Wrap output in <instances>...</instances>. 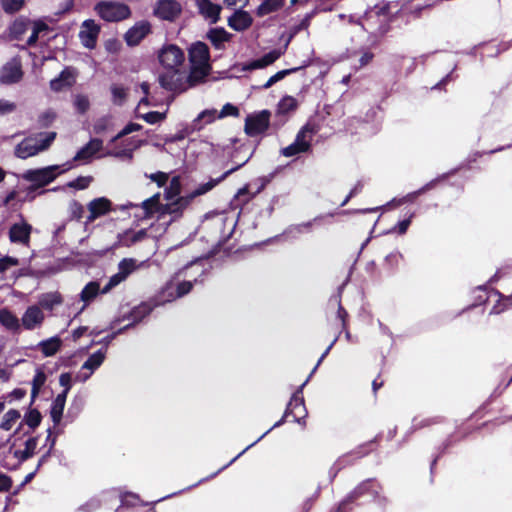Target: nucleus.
Wrapping results in <instances>:
<instances>
[{
  "label": "nucleus",
  "mask_w": 512,
  "mask_h": 512,
  "mask_svg": "<svg viewBox=\"0 0 512 512\" xmlns=\"http://www.w3.org/2000/svg\"><path fill=\"white\" fill-rule=\"evenodd\" d=\"M287 416H285V414L283 415V417L277 421L270 429H268L266 432H264L258 439H256L253 443H251L250 445H248L244 450H242L238 455H236L228 464L224 465L223 467H221L217 472L211 474L209 477L207 478H204V479H201L197 484H194L190 487H188L187 489H190L192 487H195L197 486L198 484L206 481V480H209V479H212L214 478L218 473H220L221 471H223L224 469H226L228 466H230L233 462H235L239 457H241L247 450H249L251 447H253L255 444H257L260 440H262L272 429L276 428V427H279L281 426L284 422H285V418Z\"/></svg>",
  "instance_id": "nucleus-27"
},
{
  "label": "nucleus",
  "mask_w": 512,
  "mask_h": 512,
  "mask_svg": "<svg viewBox=\"0 0 512 512\" xmlns=\"http://www.w3.org/2000/svg\"><path fill=\"white\" fill-rule=\"evenodd\" d=\"M16 110V104L14 102L0 99V116H4L13 113Z\"/></svg>",
  "instance_id": "nucleus-63"
},
{
  "label": "nucleus",
  "mask_w": 512,
  "mask_h": 512,
  "mask_svg": "<svg viewBox=\"0 0 512 512\" xmlns=\"http://www.w3.org/2000/svg\"><path fill=\"white\" fill-rule=\"evenodd\" d=\"M234 169L227 170L220 177L210 179L206 183L200 184L195 190L190 193L179 197L176 201L170 202L166 205L164 212L173 215L174 218L179 217L183 210L198 196L204 195L212 190L217 184L223 181Z\"/></svg>",
  "instance_id": "nucleus-1"
},
{
  "label": "nucleus",
  "mask_w": 512,
  "mask_h": 512,
  "mask_svg": "<svg viewBox=\"0 0 512 512\" xmlns=\"http://www.w3.org/2000/svg\"><path fill=\"white\" fill-rule=\"evenodd\" d=\"M160 195L156 194L144 201L141 204H133L131 202L122 206V209L136 208L139 210L138 213H135L137 218H148L150 217L157 209L159 205Z\"/></svg>",
  "instance_id": "nucleus-19"
},
{
  "label": "nucleus",
  "mask_w": 512,
  "mask_h": 512,
  "mask_svg": "<svg viewBox=\"0 0 512 512\" xmlns=\"http://www.w3.org/2000/svg\"><path fill=\"white\" fill-rule=\"evenodd\" d=\"M373 17H377L379 21V26L376 29V31L383 35L389 31V23L391 22V16L389 11V6L387 4L382 6H376L367 17V25L368 29H372L370 25V21L373 19Z\"/></svg>",
  "instance_id": "nucleus-17"
},
{
  "label": "nucleus",
  "mask_w": 512,
  "mask_h": 512,
  "mask_svg": "<svg viewBox=\"0 0 512 512\" xmlns=\"http://www.w3.org/2000/svg\"><path fill=\"white\" fill-rule=\"evenodd\" d=\"M446 177H447V175L443 174V175L431 180L430 182H428L424 186H422L420 189L414 191L413 195H421V194L425 193L426 191L433 189L437 185L438 182L446 179Z\"/></svg>",
  "instance_id": "nucleus-59"
},
{
  "label": "nucleus",
  "mask_w": 512,
  "mask_h": 512,
  "mask_svg": "<svg viewBox=\"0 0 512 512\" xmlns=\"http://www.w3.org/2000/svg\"><path fill=\"white\" fill-rule=\"evenodd\" d=\"M100 292L101 290L98 282L91 281L88 284H86L80 293V300L84 302V305L80 309V312H82L87 307V305L97 297V295Z\"/></svg>",
  "instance_id": "nucleus-35"
},
{
  "label": "nucleus",
  "mask_w": 512,
  "mask_h": 512,
  "mask_svg": "<svg viewBox=\"0 0 512 512\" xmlns=\"http://www.w3.org/2000/svg\"><path fill=\"white\" fill-rule=\"evenodd\" d=\"M232 38V34L222 27L211 28L207 32V39L212 43L215 49L224 50L225 44Z\"/></svg>",
  "instance_id": "nucleus-26"
},
{
  "label": "nucleus",
  "mask_w": 512,
  "mask_h": 512,
  "mask_svg": "<svg viewBox=\"0 0 512 512\" xmlns=\"http://www.w3.org/2000/svg\"><path fill=\"white\" fill-rule=\"evenodd\" d=\"M59 384L64 388L60 394L68 395L72 387V377L70 373H62L59 377Z\"/></svg>",
  "instance_id": "nucleus-60"
},
{
  "label": "nucleus",
  "mask_w": 512,
  "mask_h": 512,
  "mask_svg": "<svg viewBox=\"0 0 512 512\" xmlns=\"http://www.w3.org/2000/svg\"><path fill=\"white\" fill-rule=\"evenodd\" d=\"M0 324L12 333L21 331V320L7 308L0 309Z\"/></svg>",
  "instance_id": "nucleus-29"
},
{
  "label": "nucleus",
  "mask_w": 512,
  "mask_h": 512,
  "mask_svg": "<svg viewBox=\"0 0 512 512\" xmlns=\"http://www.w3.org/2000/svg\"><path fill=\"white\" fill-rule=\"evenodd\" d=\"M228 116H232V117L239 116V109L231 103H226L222 107V109L218 112V119H223Z\"/></svg>",
  "instance_id": "nucleus-53"
},
{
  "label": "nucleus",
  "mask_w": 512,
  "mask_h": 512,
  "mask_svg": "<svg viewBox=\"0 0 512 512\" xmlns=\"http://www.w3.org/2000/svg\"><path fill=\"white\" fill-rule=\"evenodd\" d=\"M41 413L37 409H30L23 418V422L31 429H35L41 423Z\"/></svg>",
  "instance_id": "nucleus-46"
},
{
  "label": "nucleus",
  "mask_w": 512,
  "mask_h": 512,
  "mask_svg": "<svg viewBox=\"0 0 512 512\" xmlns=\"http://www.w3.org/2000/svg\"><path fill=\"white\" fill-rule=\"evenodd\" d=\"M56 137L55 132L38 134L25 138L15 147V155L18 158L26 159L47 150Z\"/></svg>",
  "instance_id": "nucleus-4"
},
{
  "label": "nucleus",
  "mask_w": 512,
  "mask_h": 512,
  "mask_svg": "<svg viewBox=\"0 0 512 512\" xmlns=\"http://www.w3.org/2000/svg\"><path fill=\"white\" fill-rule=\"evenodd\" d=\"M158 59L165 70H178L183 69L185 55L177 45L168 44L159 51Z\"/></svg>",
  "instance_id": "nucleus-8"
},
{
  "label": "nucleus",
  "mask_w": 512,
  "mask_h": 512,
  "mask_svg": "<svg viewBox=\"0 0 512 512\" xmlns=\"http://www.w3.org/2000/svg\"><path fill=\"white\" fill-rule=\"evenodd\" d=\"M218 119V111L216 109H206L198 114L191 123L192 131H200L205 125L213 123Z\"/></svg>",
  "instance_id": "nucleus-32"
},
{
  "label": "nucleus",
  "mask_w": 512,
  "mask_h": 512,
  "mask_svg": "<svg viewBox=\"0 0 512 512\" xmlns=\"http://www.w3.org/2000/svg\"><path fill=\"white\" fill-rule=\"evenodd\" d=\"M121 504L124 506H135L139 503V496L134 493H125L120 496Z\"/></svg>",
  "instance_id": "nucleus-64"
},
{
  "label": "nucleus",
  "mask_w": 512,
  "mask_h": 512,
  "mask_svg": "<svg viewBox=\"0 0 512 512\" xmlns=\"http://www.w3.org/2000/svg\"><path fill=\"white\" fill-rule=\"evenodd\" d=\"M62 344L61 339L58 336L51 337L47 340H43L39 343V347L44 356L50 357L57 353Z\"/></svg>",
  "instance_id": "nucleus-39"
},
{
  "label": "nucleus",
  "mask_w": 512,
  "mask_h": 512,
  "mask_svg": "<svg viewBox=\"0 0 512 512\" xmlns=\"http://www.w3.org/2000/svg\"><path fill=\"white\" fill-rule=\"evenodd\" d=\"M154 308H156V306H154L152 300L148 302H142L139 305L132 308L129 311V313L115 318L111 323V328L125 320H128L133 326H135L148 315H150Z\"/></svg>",
  "instance_id": "nucleus-11"
},
{
  "label": "nucleus",
  "mask_w": 512,
  "mask_h": 512,
  "mask_svg": "<svg viewBox=\"0 0 512 512\" xmlns=\"http://www.w3.org/2000/svg\"><path fill=\"white\" fill-rule=\"evenodd\" d=\"M91 181H92V177H90V176H87V177L80 176L77 179L68 182L67 186L70 187V188H75V189H78V190H83V189H86L89 186Z\"/></svg>",
  "instance_id": "nucleus-54"
},
{
  "label": "nucleus",
  "mask_w": 512,
  "mask_h": 512,
  "mask_svg": "<svg viewBox=\"0 0 512 512\" xmlns=\"http://www.w3.org/2000/svg\"><path fill=\"white\" fill-rule=\"evenodd\" d=\"M23 2L24 0H2V5L6 12L13 13L22 7Z\"/></svg>",
  "instance_id": "nucleus-58"
},
{
  "label": "nucleus",
  "mask_w": 512,
  "mask_h": 512,
  "mask_svg": "<svg viewBox=\"0 0 512 512\" xmlns=\"http://www.w3.org/2000/svg\"><path fill=\"white\" fill-rule=\"evenodd\" d=\"M45 382H46V374L42 370L37 369L36 373L33 377V380H32V389H31L32 400L38 395L41 387L45 384Z\"/></svg>",
  "instance_id": "nucleus-45"
},
{
  "label": "nucleus",
  "mask_w": 512,
  "mask_h": 512,
  "mask_svg": "<svg viewBox=\"0 0 512 512\" xmlns=\"http://www.w3.org/2000/svg\"><path fill=\"white\" fill-rule=\"evenodd\" d=\"M75 108L81 114H84L90 107V102L87 96L77 95L74 101Z\"/></svg>",
  "instance_id": "nucleus-55"
},
{
  "label": "nucleus",
  "mask_w": 512,
  "mask_h": 512,
  "mask_svg": "<svg viewBox=\"0 0 512 512\" xmlns=\"http://www.w3.org/2000/svg\"><path fill=\"white\" fill-rule=\"evenodd\" d=\"M146 238H148L146 229H140L138 231L127 230L119 235V244L121 246L130 247Z\"/></svg>",
  "instance_id": "nucleus-33"
},
{
  "label": "nucleus",
  "mask_w": 512,
  "mask_h": 512,
  "mask_svg": "<svg viewBox=\"0 0 512 512\" xmlns=\"http://www.w3.org/2000/svg\"><path fill=\"white\" fill-rule=\"evenodd\" d=\"M89 215L87 216L86 223H92L98 217L107 214L111 209V201L105 197L95 198L87 205Z\"/></svg>",
  "instance_id": "nucleus-21"
},
{
  "label": "nucleus",
  "mask_w": 512,
  "mask_h": 512,
  "mask_svg": "<svg viewBox=\"0 0 512 512\" xmlns=\"http://www.w3.org/2000/svg\"><path fill=\"white\" fill-rule=\"evenodd\" d=\"M401 259L402 254L399 251H393L385 257V264L389 268H394L399 264Z\"/></svg>",
  "instance_id": "nucleus-61"
},
{
  "label": "nucleus",
  "mask_w": 512,
  "mask_h": 512,
  "mask_svg": "<svg viewBox=\"0 0 512 512\" xmlns=\"http://www.w3.org/2000/svg\"><path fill=\"white\" fill-rule=\"evenodd\" d=\"M141 128L142 126L138 123H129L115 137L112 138V142H115L132 132L138 131Z\"/></svg>",
  "instance_id": "nucleus-56"
},
{
  "label": "nucleus",
  "mask_w": 512,
  "mask_h": 512,
  "mask_svg": "<svg viewBox=\"0 0 512 512\" xmlns=\"http://www.w3.org/2000/svg\"><path fill=\"white\" fill-rule=\"evenodd\" d=\"M300 68H291V69H284L281 71H278L276 74L272 75L267 82L262 86L263 89H268L271 86H273L278 81L285 78L287 75H290L296 71H298Z\"/></svg>",
  "instance_id": "nucleus-48"
},
{
  "label": "nucleus",
  "mask_w": 512,
  "mask_h": 512,
  "mask_svg": "<svg viewBox=\"0 0 512 512\" xmlns=\"http://www.w3.org/2000/svg\"><path fill=\"white\" fill-rule=\"evenodd\" d=\"M32 226L25 221L15 223L10 227L9 239L12 243L27 246L30 241Z\"/></svg>",
  "instance_id": "nucleus-20"
},
{
  "label": "nucleus",
  "mask_w": 512,
  "mask_h": 512,
  "mask_svg": "<svg viewBox=\"0 0 512 512\" xmlns=\"http://www.w3.org/2000/svg\"><path fill=\"white\" fill-rule=\"evenodd\" d=\"M103 150V141L99 138H91L73 157L72 162L89 163L93 157Z\"/></svg>",
  "instance_id": "nucleus-16"
},
{
  "label": "nucleus",
  "mask_w": 512,
  "mask_h": 512,
  "mask_svg": "<svg viewBox=\"0 0 512 512\" xmlns=\"http://www.w3.org/2000/svg\"><path fill=\"white\" fill-rule=\"evenodd\" d=\"M434 423H435V419L434 418L414 417L413 420H412L411 431L412 432L417 431V430L422 429L424 427H428V426H430V425H432Z\"/></svg>",
  "instance_id": "nucleus-52"
},
{
  "label": "nucleus",
  "mask_w": 512,
  "mask_h": 512,
  "mask_svg": "<svg viewBox=\"0 0 512 512\" xmlns=\"http://www.w3.org/2000/svg\"><path fill=\"white\" fill-rule=\"evenodd\" d=\"M284 5V0H264L256 10L259 17L266 16L272 12H276Z\"/></svg>",
  "instance_id": "nucleus-40"
},
{
  "label": "nucleus",
  "mask_w": 512,
  "mask_h": 512,
  "mask_svg": "<svg viewBox=\"0 0 512 512\" xmlns=\"http://www.w3.org/2000/svg\"><path fill=\"white\" fill-rule=\"evenodd\" d=\"M252 24V18L248 12L244 10L236 11L228 19V25L235 31H244Z\"/></svg>",
  "instance_id": "nucleus-28"
},
{
  "label": "nucleus",
  "mask_w": 512,
  "mask_h": 512,
  "mask_svg": "<svg viewBox=\"0 0 512 512\" xmlns=\"http://www.w3.org/2000/svg\"><path fill=\"white\" fill-rule=\"evenodd\" d=\"M198 13L210 24H216L220 20L222 7L211 0H195Z\"/></svg>",
  "instance_id": "nucleus-18"
},
{
  "label": "nucleus",
  "mask_w": 512,
  "mask_h": 512,
  "mask_svg": "<svg viewBox=\"0 0 512 512\" xmlns=\"http://www.w3.org/2000/svg\"><path fill=\"white\" fill-rule=\"evenodd\" d=\"M318 130L317 125L307 122L297 132L294 141L280 150V154L284 157H294L309 153L312 150L313 137Z\"/></svg>",
  "instance_id": "nucleus-3"
},
{
  "label": "nucleus",
  "mask_w": 512,
  "mask_h": 512,
  "mask_svg": "<svg viewBox=\"0 0 512 512\" xmlns=\"http://www.w3.org/2000/svg\"><path fill=\"white\" fill-rule=\"evenodd\" d=\"M297 100L292 96L283 97L277 105V114L286 115L296 110Z\"/></svg>",
  "instance_id": "nucleus-43"
},
{
  "label": "nucleus",
  "mask_w": 512,
  "mask_h": 512,
  "mask_svg": "<svg viewBox=\"0 0 512 512\" xmlns=\"http://www.w3.org/2000/svg\"><path fill=\"white\" fill-rule=\"evenodd\" d=\"M191 65L210 66V54L208 46L203 42H196L189 49Z\"/></svg>",
  "instance_id": "nucleus-24"
},
{
  "label": "nucleus",
  "mask_w": 512,
  "mask_h": 512,
  "mask_svg": "<svg viewBox=\"0 0 512 512\" xmlns=\"http://www.w3.org/2000/svg\"><path fill=\"white\" fill-rule=\"evenodd\" d=\"M60 79L68 86H72L75 82V70L73 68H65L59 76Z\"/></svg>",
  "instance_id": "nucleus-57"
},
{
  "label": "nucleus",
  "mask_w": 512,
  "mask_h": 512,
  "mask_svg": "<svg viewBox=\"0 0 512 512\" xmlns=\"http://www.w3.org/2000/svg\"><path fill=\"white\" fill-rule=\"evenodd\" d=\"M117 495L114 491L103 492L87 500L84 504L77 508V512H95L109 500L116 499Z\"/></svg>",
  "instance_id": "nucleus-25"
},
{
  "label": "nucleus",
  "mask_w": 512,
  "mask_h": 512,
  "mask_svg": "<svg viewBox=\"0 0 512 512\" xmlns=\"http://www.w3.org/2000/svg\"><path fill=\"white\" fill-rule=\"evenodd\" d=\"M112 122L111 117L106 115L98 118L93 124V131L95 134H103L104 132L111 129Z\"/></svg>",
  "instance_id": "nucleus-49"
},
{
  "label": "nucleus",
  "mask_w": 512,
  "mask_h": 512,
  "mask_svg": "<svg viewBox=\"0 0 512 512\" xmlns=\"http://www.w3.org/2000/svg\"><path fill=\"white\" fill-rule=\"evenodd\" d=\"M20 320L23 329L32 331L42 326L45 314L40 306L34 304L26 308Z\"/></svg>",
  "instance_id": "nucleus-14"
},
{
  "label": "nucleus",
  "mask_w": 512,
  "mask_h": 512,
  "mask_svg": "<svg viewBox=\"0 0 512 512\" xmlns=\"http://www.w3.org/2000/svg\"><path fill=\"white\" fill-rule=\"evenodd\" d=\"M20 417H21V414L18 410H16V409L8 410L2 418V421L0 423V428L5 431L11 430L12 427L14 426V424L16 423V421L20 419Z\"/></svg>",
  "instance_id": "nucleus-44"
},
{
  "label": "nucleus",
  "mask_w": 512,
  "mask_h": 512,
  "mask_svg": "<svg viewBox=\"0 0 512 512\" xmlns=\"http://www.w3.org/2000/svg\"><path fill=\"white\" fill-rule=\"evenodd\" d=\"M311 377L312 373L308 375L304 383L300 385L298 389L294 392L285 410V416L292 414L295 417V421L298 423L300 422V417H305L307 414L304 404V398L302 396V391L305 385L311 379Z\"/></svg>",
  "instance_id": "nucleus-12"
},
{
  "label": "nucleus",
  "mask_w": 512,
  "mask_h": 512,
  "mask_svg": "<svg viewBox=\"0 0 512 512\" xmlns=\"http://www.w3.org/2000/svg\"><path fill=\"white\" fill-rule=\"evenodd\" d=\"M179 275L180 273L176 274L172 279L167 281L166 284L157 293V295L152 299L154 306H162L166 303H170L178 298L185 296L191 291L194 283L198 282L196 278L194 281H180L178 280Z\"/></svg>",
  "instance_id": "nucleus-2"
},
{
  "label": "nucleus",
  "mask_w": 512,
  "mask_h": 512,
  "mask_svg": "<svg viewBox=\"0 0 512 512\" xmlns=\"http://www.w3.org/2000/svg\"><path fill=\"white\" fill-rule=\"evenodd\" d=\"M22 76L21 63L17 58L7 62L0 70V82L2 84H15L22 79Z\"/></svg>",
  "instance_id": "nucleus-15"
},
{
  "label": "nucleus",
  "mask_w": 512,
  "mask_h": 512,
  "mask_svg": "<svg viewBox=\"0 0 512 512\" xmlns=\"http://www.w3.org/2000/svg\"><path fill=\"white\" fill-rule=\"evenodd\" d=\"M270 116L271 112L269 110H261L248 115L244 126L246 134L254 137L264 133L269 128Z\"/></svg>",
  "instance_id": "nucleus-9"
},
{
  "label": "nucleus",
  "mask_w": 512,
  "mask_h": 512,
  "mask_svg": "<svg viewBox=\"0 0 512 512\" xmlns=\"http://www.w3.org/2000/svg\"><path fill=\"white\" fill-rule=\"evenodd\" d=\"M99 33L100 26L94 20L89 19L83 22L79 36L85 47L94 48Z\"/></svg>",
  "instance_id": "nucleus-23"
},
{
  "label": "nucleus",
  "mask_w": 512,
  "mask_h": 512,
  "mask_svg": "<svg viewBox=\"0 0 512 512\" xmlns=\"http://www.w3.org/2000/svg\"><path fill=\"white\" fill-rule=\"evenodd\" d=\"M73 167L71 162L64 165H51L39 169H30L23 173L24 180L34 183L29 187V191H34L38 187H43L51 183L59 174L70 170Z\"/></svg>",
  "instance_id": "nucleus-5"
},
{
  "label": "nucleus",
  "mask_w": 512,
  "mask_h": 512,
  "mask_svg": "<svg viewBox=\"0 0 512 512\" xmlns=\"http://www.w3.org/2000/svg\"><path fill=\"white\" fill-rule=\"evenodd\" d=\"M111 93H112V101L115 105H122L127 96V91L124 87L119 85H112L111 86Z\"/></svg>",
  "instance_id": "nucleus-50"
},
{
  "label": "nucleus",
  "mask_w": 512,
  "mask_h": 512,
  "mask_svg": "<svg viewBox=\"0 0 512 512\" xmlns=\"http://www.w3.org/2000/svg\"><path fill=\"white\" fill-rule=\"evenodd\" d=\"M31 21L25 18L16 19L10 26V37L21 40L22 36L30 29Z\"/></svg>",
  "instance_id": "nucleus-38"
},
{
  "label": "nucleus",
  "mask_w": 512,
  "mask_h": 512,
  "mask_svg": "<svg viewBox=\"0 0 512 512\" xmlns=\"http://www.w3.org/2000/svg\"><path fill=\"white\" fill-rule=\"evenodd\" d=\"M37 445H38L37 438L31 437L26 440L24 450H16L14 452V455L16 458H18L22 462L26 461L27 459L31 458L34 455Z\"/></svg>",
  "instance_id": "nucleus-41"
},
{
  "label": "nucleus",
  "mask_w": 512,
  "mask_h": 512,
  "mask_svg": "<svg viewBox=\"0 0 512 512\" xmlns=\"http://www.w3.org/2000/svg\"><path fill=\"white\" fill-rule=\"evenodd\" d=\"M136 260L124 258L118 264V272L112 275L107 284L102 288L101 293L106 294L114 287L125 281L127 277L137 269Z\"/></svg>",
  "instance_id": "nucleus-10"
},
{
  "label": "nucleus",
  "mask_w": 512,
  "mask_h": 512,
  "mask_svg": "<svg viewBox=\"0 0 512 512\" xmlns=\"http://www.w3.org/2000/svg\"><path fill=\"white\" fill-rule=\"evenodd\" d=\"M106 358V349H99L91 354L88 359L82 364L81 370H88L94 373L104 362Z\"/></svg>",
  "instance_id": "nucleus-36"
},
{
  "label": "nucleus",
  "mask_w": 512,
  "mask_h": 512,
  "mask_svg": "<svg viewBox=\"0 0 512 512\" xmlns=\"http://www.w3.org/2000/svg\"><path fill=\"white\" fill-rule=\"evenodd\" d=\"M19 264V261L17 258L5 256L3 258H0V273L5 272L10 267L17 266Z\"/></svg>",
  "instance_id": "nucleus-62"
},
{
  "label": "nucleus",
  "mask_w": 512,
  "mask_h": 512,
  "mask_svg": "<svg viewBox=\"0 0 512 512\" xmlns=\"http://www.w3.org/2000/svg\"><path fill=\"white\" fill-rule=\"evenodd\" d=\"M66 398L65 394H58L51 405L50 409V417L54 423V426H58L62 420L63 417V411L66 404Z\"/></svg>",
  "instance_id": "nucleus-34"
},
{
  "label": "nucleus",
  "mask_w": 512,
  "mask_h": 512,
  "mask_svg": "<svg viewBox=\"0 0 512 512\" xmlns=\"http://www.w3.org/2000/svg\"><path fill=\"white\" fill-rule=\"evenodd\" d=\"M281 56V51L278 49H274L261 58L252 60L245 67L244 70H254V69H262L274 63Z\"/></svg>",
  "instance_id": "nucleus-30"
},
{
  "label": "nucleus",
  "mask_w": 512,
  "mask_h": 512,
  "mask_svg": "<svg viewBox=\"0 0 512 512\" xmlns=\"http://www.w3.org/2000/svg\"><path fill=\"white\" fill-rule=\"evenodd\" d=\"M84 408V400L81 397H74L71 401L65 419L70 423L73 422L82 412Z\"/></svg>",
  "instance_id": "nucleus-42"
},
{
  "label": "nucleus",
  "mask_w": 512,
  "mask_h": 512,
  "mask_svg": "<svg viewBox=\"0 0 512 512\" xmlns=\"http://www.w3.org/2000/svg\"><path fill=\"white\" fill-rule=\"evenodd\" d=\"M210 66L191 65L190 73L187 74L188 88L203 81L208 75Z\"/></svg>",
  "instance_id": "nucleus-37"
},
{
  "label": "nucleus",
  "mask_w": 512,
  "mask_h": 512,
  "mask_svg": "<svg viewBox=\"0 0 512 512\" xmlns=\"http://www.w3.org/2000/svg\"><path fill=\"white\" fill-rule=\"evenodd\" d=\"M94 11L106 22H120L131 16L129 6L118 1H100L94 6Z\"/></svg>",
  "instance_id": "nucleus-6"
},
{
  "label": "nucleus",
  "mask_w": 512,
  "mask_h": 512,
  "mask_svg": "<svg viewBox=\"0 0 512 512\" xmlns=\"http://www.w3.org/2000/svg\"><path fill=\"white\" fill-rule=\"evenodd\" d=\"M351 454H347V455H343L341 457H339L335 463L333 464V466L330 468V471H329V474H330V478L331 480H333L336 475L338 474V472L343 469L345 466L351 464Z\"/></svg>",
  "instance_id": "nucleus-47"
},
{
  "label": "nucleus",
  "mask_w": 512,
  "mask_h": 512,
  "mask_svg": "<svg viewBox=\"0 0 512 512\" xmlns=\"http://www.w3.org/2000/svg\"><path fill=\"white\" fill-rule=\"evenodd\" d=\"M182 12V5L176 0H158L154 14L161 20L175 21Z\"/></svg>",
  "instance_id": "nucleus-13"
},
{
  "label": "nucleus",
  "mask_w": 512,
  "mask_h": 512,
  "mask_svg": "<svg viewBox=\"0 0 512 512\" xmlns=\"http://www.w3.org/2000/svg\"><path fill=\"white\" fill-rule=\"evenodd\" d=\"M150 31L151 25L148 21L137 22L125 33V41L129 46L138 45Z\"/></svg>",
  "instance_id": "nucleus-22"
},
{
  "label": "nucleus",
  "mask_w": 512,
  "mask_h": 512,
  "mask_svg": "<svg viewBox=\"0 0 512 512\" xmlns=\"http://www.w3.org/2000/svg\"><path fill=\"white\" fill-rule=\"evenodd\" d=\"M159 83L165 90L180 93L188 88L187 72L184 69H166L160 74Z\"/></svg>",
  "instance_id": "nucleus-7"
},
{
  "label": "nucleus",
  "mask_w": 512,
  "mask_h": 512,
  "mask_svg": "<svg viewBox=\"0 0 512 512\" xmlns=\"http://www.w3.org/2000/svg\"><path fill=\"white\" fill-rule=\"evenodd\" d=\"M63 303L62 295L55 292H47L43 293L38 298V306L42 310L53 311L55 307L61 305Z\"/></svg>",
  "instance_id": "nucleus-31"
},
{
  "label": "nucleus",
  "mask_w": 512,
  "mask_h": 512,
  "mask_svg": "<svg viewBox=\"0 0 512 512\" xmlns=\"http://www.w3.org/2000/svg\"><path fill=\"white\" fill-rule=\"evenodd\" d=\"M70 219L80 220L84 214V207L76 200H72L68 207Z\"/></svg>",
  "instance_id": "nucleus-51"
}]
</instances>
